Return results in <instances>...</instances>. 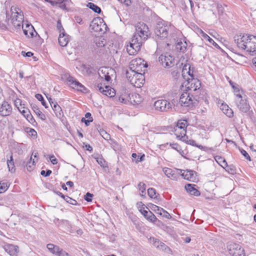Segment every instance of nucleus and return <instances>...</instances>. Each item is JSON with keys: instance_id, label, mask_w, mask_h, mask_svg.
Segmentation results:
<instances>
[{"instance_id": "a211bd4d", "label": "nucleus", "mask_w": 256, "mask_h": 256, "mask_svg": "<svg viewBox=\"0 0 256 256\" xmlns=\"http://www.w3.org/2000/svg\"><path fill=\"white\" fill-rule=\"evenodd\" d=\"M162 171L168 178L172 180H176L180 176V174L176 171L170 168H164Z\"/></svg>"}, {"instance_id": "a18cd8bd", "label": "nucleus", "mask_w": 256, "mask_h": 256, "mask_svg": "<svg viewBox=\"0 0 256 256\" xmlns=\"http://www.w3.org/2000/svg\"><path fill=\"white\" fill-rule=\"evenodd\" d=\"M68 2V0H60L58 3V6L62 10H66V2Z\"/></svg>"}, {"instance_id": "39448f33", "label": "nucleus", "mask_w": 256, "mask_h": 256, "mask_svg": "<svg viewBox=\"0 0 256 256\" xmlns=\"http://www.w3.org/2000/svg\"><path fill=\"white\" fill-rule=\"evenodd\" d=\"M187 126L188 122L186 120H180L174 128L175 135L176 138H179L181 140H185V139L187 138V136H186Z\"/></svg>"}, {"instance_id": "aec40b11", "label": "nucleus", "mask_w": 256, "mask_h": 256, "mask_svg": "<svg viewBox=\"0 0 256 256\" xmlns=\"http://www.w3.org/2000/svg\"><path fill=\"white\" fill-rule=\"evenodd\" d=\"M4 250L10 256L16 255L18 252V247L13 244H8L4 246Z\"/></svg>"}, {"instance_id": "603ef678", "label": "nucleus", "mask_w": 256, "mask_h": 256, "mask_svg": "<svg viewBox=\"0 0 256 256\" xmlns=\"http://www.w3.org/2000/svg\"><path fill=\"white\" fill-rule=\"evenodd\" d=\"M185 140H182V142H185L187 144L193 146H196V141L193 140H188V137L187 136V138L185 139Z\"/></svg>"}, {"instance_id": "20e7f679", "label": "nucleus", "mask_w": 256, "mask_h": 256, "mask_svg": "<svg viewBox=\"0 0 256 256\" xmlns=\"http://www.w3.org/2000/svg\"><path fill=\"white\" fill-rule=\"evenodd\" d=\"M170 28L171 26L168 22L164 20L158 22L154 28L156 36L162 38H167Z\"/></svg>"}, {"instance_id": "9d476101", "label": "nucleus", "mask_w": 256, "mask_h": 256, "mask_svg": "<svg viewBox=\"0 0 256 256\" xmlns=\"http://www.w3.org/2000/svg\"><path fill=\"white\" fill-rule=\"evenodd\" d=\"M154 106L156 110L160 112H166L172 108V104L166 100H156L154 104Z\"/></svg>"}, {"instance_id": "473e14b6", "label": "nucleus", "mask_w": 256, "mask_h": 256, "mask_svg": "<svg viewBox=\"0 0 256 256\" xmlns=\"http://www.w3.org/2000/svg\"><path fill=\"white\" fill-rule=\"evenodd\" d=\"M53 110L54 112L57 117L60 118L62 116V110L60 106L55 102L53 106H52Z\"/></svg>"}, {"instance_id": "9b49d317", "label": "nucleus", "mask_w": 256, "mask_h": 256, "mask_svg": "<svg viewBox=\"0 0 256 256\" xmlns=\"http://www.w3.org/2000/svg\"><path fill=\"white\" fill-rule=\"evenodd\" d=\"M158 61L165 68H170L174 65V58L170 55H160Z\"/></svg>"}, {"instance_id": "8fccbe9b", "label": "nucleus", "mask_w": 256, "mask_h": 256, "mask_svg": "<svg viewBox=\"0 0 256 256\" xmlns=\"http://www.w3.org/2000/svg\"><path fill=\"white\" fill-rule=\"evenodd\" d=\"M64 198H65L64 200L67 202L73 205H76L77 204V202L75 200H74L67 196H66Z\"/></svg>"}, {"instance_id": "f8f14e48", "label": "nucleus", "mask_w": 256, "mask_h": 256, "mask_svg": "<svg viewBox=\"0 0 256 256\" xmlns=\"http://www.w3.org/2000/svg\"><path fill=\"white\" fill-rule=\"evenodd\" d=\"M66 79L67 81L70 83V84L71 85L73 88L84 93L87 92V89L73 77L68 76Z\"/></svg>"}, {"instance_id": "dca6fc26", "label": "nucleus", "mask_w": 256, "mask_h": 256, "mask_svg": "<svg viewBox=\"0 0 256 256\" xmlns=\"http://www.w3.org/2000/svg\"><path fill=\"white\" fill-rule=\"evenodd\" d=\"M180 171V175L184 178L190 180L194 182L196 180L195 175L196 174V172L192 170H186Z\"/></svg>"}, {"instance_id": "de8ad7c7", "label": "nucleus", "mask_w": 256, "mask_h": 256, "mask_svg": "<svg viewBox=\"0 0 256 256\" xmlns=\"http://www.w3.org/2000/svg\"><path fill=\"white\" fill-rule=\"evenodd\" d=\"M20 112L23 114V116L26 118L28 116L30 113V111L28 108H21L20 109L18 107Z\"/></svg>"}, {"instance_id": "ea45409f", "label": "nucleus", "mask_w": 256, "mask_h": 256, "mask_svg": "<svg viewBox=\"0 0 256 256\" xmlns=\"http://www.w3.org/2000/svg\"><path fill=\"white\" fill-rule=\"evenodd\" d=\"M215 160L222 166L224 167L227 165L226 161L222 157L219 156H216Z\"/></svg>"}, {"instance_id": "f257e3e1", "label": "nucleus", "mask_w": 256, "mask_h": 256, "mask_svg": "<svg viewBox=\"0 0 256 256\" xmlns=\"http://www.w3.org/2000/svg\"><path fill=\"white\" fill-rule=\"evenodd\" d=\"M238 46L242 50H246L251 55H254L256 52V36L253 35L246 34L242 36H238L235 39Z\"/></svg>"}, {"instance_id": "412c9836", "label": "nucleus", "mask_w": 256, "mask_h": 256, "mask_svg": "<svg viewBox=\"0 0 256 256\" xmlns=\"http://www.w3.org/2000/svg\"><path fill=\"white\" fill-rule=\"evenodd\" d=\"M237 106L240 110L246 112L250 110V105L246 100L241 99L240 101L236 102Z\"/></svg>"}, {"instance_id": "6ab92c4d", "label": "nucleus", "mask_w": 256, "mask_h": 256, "mask_svg": "<svg viewBox=\"0 0 256 256\" xmlns=\"http://www.w3.org/2000/svg\"><path fill=\"white\" fill-rule=\"evenodd\" d=\"M150 208L158 214L168 219H170L172 218L170 214L168 213L166 210L155 204H152Z\"/></svg>"}, {"instance_id": "5fc2aeb1", "label": "nucleus", "mask_w": 256, "mask_h": 256, "mask_svg": "<svg viewBox=\"0 0 256 256\" xmlns=\"http://www.w3.org/2000/svg\"><path fill=\"white\" fill-rule=\"evenodd\" d=\"M92 196H93L92 194L90 192H87L86 194V196H84V200H86L88 202H90L92 200Z\"/></svg>"}, {"instance_id": "0eeeda50", "label": "nucleus", "mask_w": 256, "mask_h": 256, "mask_svg": "<svg viewBox=\"0 0 256 256\" xmlns=\"http://www.w3.org/2000/svg\"><path fill=\"white\" fill-rule=\"evenodd\" d=\"M179 102L182 106L192 108L196 104V100L190 93L184 92L181 94Z\"/></svg>"}, {"instance_id": "774afa93", "label": "nucleus", "mask_w": 256, "mask_h": 256, "mask_svg": "<svg viewBox=\"0 0 256 256\" xmlns=\"http://www.w3.org/2000/svg\"><path fill=\"white\" fill-rule=\"evenodd\" d=\"M60 0H50L49 2L52 6H56L60 2Z\"/></svg>"}, {"instance_id": "b1692460", "label": "nucleus", "mask_w": 256, "mask_h": 256, "mask_svg": "<svg viewBox=\"0 0 256 256\" xmlns=\"http://www.w3.org/2000/svg\"><path fill=\"white\" fill-rule=\"evenodd\" d=\"M22 28L24 31V33L26 36H28V37L34 36V34L33 31H35V30L32 25L26 24L25 28H24V26L22 25Z\"/></svg>"}, {"instance_id": "1a4fd4ad", "label": "nucleus", "mask_w": 256, "mask_h": 256, "mask_svg": "<svg viewBox=\"0 0 256 256\" xmlns=\"http://www.w3.org/2000/svg\"><path fill=\"white\" fill-rule=\"evenodd\" d=\"M142 42H138V40L132 39L130 42V45L127 46L126 50L130 55H135L140 50Z\"/></svg>"}, {"instance_id": "2f4dec72", "label": "nucleus", "mask_w": 256, "mask_h": 256, "mask_svg": "<svg viewBox=\"0 0 256 256\" xmlns=\"http://www.w3.org/2000/svg\"><path fill=\"white\" fill-rule=\"evenodd\" d=\"M31 106L32 110H34L35 114L39 116V118L41 120H44L46 119L45 115L42 112L40 108L36 104H32Z\"/></svg>"}, {"instance_id": "e2e57ef3", "label": "nucleus", "mask_w": 256, "mask_h": 256, "mask_svg": "<svg viewBox=\"0 0 256 256\" xmlns=\"http://www.w3.org/2000/svg\"><path fill=\"white\" fill-rule=\"evenodd\" d=\"M74 20L77 23H78V24H83L82 20V18L80 16H75L74 17Z\"/></svg>"}, {"instance_id": "4be33fe9", "label": "nucleus", "mask_w": 256, "mask_h": 256, "mask_svg": "<svg viewBox=\"0 0 256 256\" xmlns=\"http://www.w3.org/2000/svg\"><path fill=\"white\" fill-rule=\"evenodd\" d=\"M142 214L148 220L152 222H154L156 220V218L155 215L150 211H147L144 210H140Z\"/></svg>"}, {"instance_id": "ddd939ff", "label": "nucleus", "mask_w": 256, "mask_h": 256, "mask_svg": "<svg viewBox=\"0 0 256 256\" xmlns=\"http://www.w3.org/2000/svg\"><path fill=\"white\" fill-rule=\"evenodd\" d=\"M97 88L100 92L108 97H114L116 95L114 90L108 86H106L104 88L102 84H100L97 86Z\"/></svg>"}, {"instance_id": "a19ab883", "label": "nucleus", "mask_w": 256, "mask_h": 256, "mask_svg": "<svg viewBox=\"0 0 256 256\" xmlns=\"http://www.w3.org/2000/svg\"><path fill=\"white\" fill-rule=\"evenodd\" d=\"M138 187L139 188V190L141 192L140 195L141 196H144L143 194L145 192L146 185L142 182H140L138 184Z\"/></svg>"}, {"instance_id": "423d86ee", "label": "nucleus", "mask_w": 256, "mask_h": 256, "mask_svg": "<svg viewBox=\"0 0 256 256\" xmlns=\"http://www.w3.org/2000/svg\"><path fill=\"white\" fill-rule=\"evenodd\" d=\"M146 67V63H144V60L141 58H136L130 62L128 70L144 73Z\"/></svg>"}, {"instance_id": "338daca9", "label": "nucleus", "mask_w": 256, "mask_h": 256, "mask_svg": "<svg viewBox=\"0 0 256 256\" xmlns=\"http://www.w3.org/2000/svg\"><path fill=\"white\" fill-rule=\"evenodd\" d=\"M170 145L171 146L172 148L175 149V150H177L178 151V148H180V146H178V144L173 143V144H170Z\"/></svg>"}, {"instance_id": "bb28decb", "label": "nucleus", "mask_w": 256, "mask_h": 256, "mask_svg": "<svg viewBox=\"0 0 256 256\" xmlns=\"http://www.w3.org/2000/svg\"><path fill=\"white\" fill-rule=\"evenodd\" d=\"M11 12V20H14V19H18V16L20 14H23L22 11L18 8L14 6H12L10 8Z\"/></svg>"}, {"instance_id": "cd10ccee", "label": "nucleus", "mask_w": 256, "mask_h": 256, "mask_svg": "<svg viewBox=\"0 0 256 256\" xmlns=\"http://www.w3.org/2000/svg\"><path fill=\"white\" fill-rule=\"evenodd\" d=\"M18 17V19H14V20L12 21V23L14 27L18 29H20V26L23 25L24 15L20 14Z\"/></svg>"}, {"instance_id": "37998d69", "label": "nucleus", "mask_w": 256, "mask_h": 256, "mask_svg": "<svg viewBox=\"0 0 256 256\" xmlns=\"http://www.w3.org/2000/svg\"><path fill=\"white\" fill-rule=\"evenodd\" d=\"M148 194L151 198H156V190L153 188H149L148 190Z\"/></svg>"}, {"instance_id": "2eb2a0df", "label": "nucleus", "mask_w": 256, "mask_h": 256, "mask_svg": "<svg viewBox=\"0 0 256 256\" xmlns=\"http://www.w3.org/2000/svg\"><path fill=\"white\" fill-rule=\"evenodd\" d=\"M12 112L11 106L6 102H4L0 106V114L2 116H10Z\"/></svg>"}, {"instance_id": "f03ea898", "label": "nucleus", "mask_w": 256, "mask_h": 256, "mask_svg": "<svg viewBox=\"0 0 256 256\" xmlns=\"http://www.w3.org/2000/svg\"><path fill=\"white\" fill-rule=\"evenodd\" d=\"M143 72L127 70L126 77L132 85L136 88L142 87L145 80Z\"/></svg>"}, {"instance_id": "4d7b16f0", "label": "nucleus", "mask_w": 256, "mask_h": 256, "mask_svg": "<svg viewBox=\"0 0 256 256\" xmlns=\"http://www.w3.org/2000/svg\"><path fill=\"white\" fill-rule=\"evenodd\" d=\"M241 154L245 157V158L248 160L249 161L251 160V158L248 152L244 150H240Z\"/></svg>"}, {"instance_id": "c9c22d12", "label": "nucleus", "mask_w": 256, "mask_h": 256, "mask_svg": "<svg viewBox=\"0 0 256 256\" xmlns=\"http://www.w3.org/2000/svg\"><path fill=\"white\" fill-rule=\"evenodd\" d=\"M190 65L189 64H184L182 68V75L184 80H186L187 74L190 71Z\"/></svg>"}, {"instance_id": "c85d7f7f", "label": "nucleus", "mask_w": 256, "mask_h": 256, "mask_svg": "<svg viewBox=\"0 0 256 256\" xmlns=\"http://www.w3.org/2000/svg\"><path fill=\"white\" fill-rule=\"evenodd\" d=\"M128 99L132 104H137L141 101L140 95L136 93L128 95Z\"/></svg>"}, {"instance_id": "052dcab7", "label": "nucleus", "mask_w": 256, "mask_h": 256, "mask_svg": "<svg viewBox=\"0 0 256 256\" xmlns=\"http://www.w3.org/2000/svg\"><path fill=\"white\" fill-rule=\"evenodd\" d=\"M50 160L53 164H56L58 163L57 159L53 155L50 156Z\"/></svg>"}, {"instance_id": "79ce46f5", "label": "nucleus", "mask_w": 256, "mask_h": 256, "mask_svg": "<svg viewBox=\"0 0 256 256\" xmlns=\"http://www.w3.org/2000/svg\"><path fill=\"white\" fill-rule=\"evenodd\" d=\"M32 156L30 158V160L26 164V168L28 170L31 171L33 169V167L34 166L35 161L34 160H32Z\"/></svg>"}, {"instance_id": "e433bc0d", "label": "nucleus", "mask_w": 256, "mask_h": 256, "mask_svg": "<svg viewBox=\"0 0 256 256\" xmlns=\"http://www.w3.org/2000/svg\"><path fill=\"white\" fill-rule=\"evenodd\" d=\"M46 248L48 250L53 254H56L58 251L59 250L60 247L58 246L54 245L52 244H47Z\"/></svg>"}, {"instance_id": "f3484780", "label": "nucleus", "mask_w": 256, "mask_h": 256, "mask_svg": "<svg viewBox=\"0 0 256 256\" xmlns=\"http://www.w3.org/2000/svg\"><path fill=\"white\" fill-rule=\"evenodd\" d=\"M102 74L99 73L100 76L102 78H104L106 82H109L111 80V76L114 74L112 72H114V70L108 68H103L100 70Z\"/></svg>"}, {"instance_id": "f704fd0d", "label": "nucleus", "mask_w": 256, "mask_h": 256, "mask_svg": "<svg viewBox=\"0 0 256 256\" xmlns=\"http://www.w3.org/2000/svg\"><path fill=\"white\" fill-rule=\"evenodd\" d=\"M97 130L100 134V136L106 140H108L110 139V135L106 132L100 126L97 127Z\"/></svg>"}, {"instance_id": "a878e982", "label": "nucleus", "mask_w": 256, "mask_h": 256, "mask_svg": "<svg viewBox=\"0 0 256 256\" xmlns=\"http://www.w3.org/2000/svg\"><path fill=\"white\" fill-rule=\"evenodd\" d=\"M69 41L68 36L64 34V32H62L60 34L58 38V42L60 46H65L68 44Z\"/></svg>"}, {"instance_id": "c756f323", "label": "nucleus", "mask_w": 256, "mask_h": 256, "mask_svg": "<svg viewBox=\"0 0 256 256\" xmlns=\"http://www.w3.org/2000/svg\"><path fill=\"white\" fill-rule=\"evenodd\" d=\"M220 109L229 118H232L234 116V112L232 108H230L226 104H222L220 106Z\"/></svg>"}, {"instance_id": "bf43d9fd", "label": "nucleus", "mask_w": 256, "mask_h": 256, "mask_svg": "<svg viewBox=\"0 0 256 256\" xmlns=\"http://www.w3.org/2000/svg\"><path fill=\"white\" fill-rule=\"evenodd\" d=\"M118 1L124 4L126 6H129L132 4V0H118Z\"/></svg>"}, {"instance_id": "680f3d73", "label": "nucleus", "mask_w": 256, "mask_h": 256, "mask_svg": "<svg viewBox=\"0 0 256 256\" xmlns=\"http://www.w3.org/2000/svg\"><path fill=\"white\" fill-rule=\"evenodd\" d=\"M22 54L24 56L30 57V56H32L33 54L32 52H25L22 51Z\"/></svg>"}, {"instance_id": "09e8293b", "label": "nucleus", "mask_w": 256, "mask_h": 256, "mask_svg": "<svg viewBox=\"0 0 256 256\" xmlns=\"http://www.w3.org/2000/svg\"><path fill=\"white\" fill-rule=\"evenodd\" d=\"M56 255L57 256H71L66 251L64 250L62 248H60Z\"/></svg>"}, {"instance_id": "7c9ffc66", "label": "nucleus", "mask_w": 256, "mask_h": 256, "mask_svg": "<svg viewBox=\"0 0 256 256\" xmlns=\"http://www.w3.org/2000/svg\"><path fill=\"white\" fill-rule=\"evenodd\" d=\"M188 44L186 41H180L176 44V50L180 52L184 53L186 49Z\"/></svg>"}, {"instance_id": "13d9d810", "label": "nucleus", "mask_w": 256, "mask_h": 256, "mask_svg": "<svg viewBox=\"0 0 256 256\" xmlns=\"http://www.w3.org/2000/svg\"><path fill=\"white\" fill-rule=\"evenodd\" d=\"M52 174V171L50 170H48L46 172L44 170H42L40 172V174L42 176H48Z\"/></svg>"}, {"instance_id": "3c124183", "label": "nucleus", "mask_w": 256, "mask_h": 256, "mask_svg": "<svg viewBox=\"0 0 256 256\" xmlns=\"http://www.w3.org/2000/svg\"><path fill=\"white\" fill-rule=\"evenodd\" d=\"M7 184L0 182V194L4 192L8 189Z\"/></svg>"}, {"instance_id": "6e6552de", "label": "nucleus", "mask_w": 256, "mask_h": 256, "mask_svg": "<svg viewBox=\"0 0 256 256\" xmlns=\"http://www.w3.org/2000/svg\"><path fill=\"white\" fill-rule=\"evenodd\" d=\"M227 248L230 254L232 256H245L244 250L239 244L230 243Z\"/></svg>"}, {"instance_id": "72a5a7b5", "label": "nucleus", "mask_w": 256, "mask_h": 256, "mask_svg": "<svg viewBox=\"0 0 256 256\" xmlns=\"http://www.w3.org/2000/svg\"><path fill=\"white\" fill-rule=\"evenodd\" d=\"M115 98L116 100L124 104H126L128 102V95L126 94H122L120 96H116Z\"/></svg>"}, {"instance_id": "393cba45", "label": "nucleus", "mask_w": 256, "mask_h": 256, "mask_svg": "<svg viewBox=\"0 0 256 256\" xmlns=\"http://www.w3.org/2000/svg\"><path fill=\"white\" fill-rule=\"evenodd\" d=\"M199 34L203 40H204L206 41H208L210 44H212L213 46H215L216 48L218 47V44L212 38H210L207 34L204 33L202 30H199Z\"/></svg>"}, {"instance_id": "58836bf2", "label": "nucleus", "mask_w": 256, "mask_h": 256, "mask_svg": "<svg viewBox=\"0 0 256 256\" xmlns=\"http://www.w3.org/2000/svg\"><path fill=\"white\" fill-rule=\"evenodd\" d=\"M7 164L9 171L11 172H14L15 168L12 154L10 156V160H8Z\"/></svg>"}, {"instance_id": "7ed1b4c3", "label": "nucleus", "mask_w": 256, "mask_h": 256, "mask_svg": "<svg viewBox=\"0 0 256 256\" xmlns=\"http://www.w3.org/2000/svg\"><path fill=\"white\" fill-rule=\"evenodd\" d=\"M136 33L133 36L132 38L138 40V42H142L146 40L150 36L149 28L144 23L140 22L136 26Z\"/></svg>"}, {"instance_id": "69168bd1", "label": "nucleus", "mask_w": 256, "mask_h": 256, "mask_svg": "<svg viewBox=\"0 0 256 256\" xmlns=\"http://www.w3.org/2000/svg\"><path fill=\"white\" fill-rule=\"evenodd\" d=\"M26 118L30 122H35L34 120V118L30 113Z\"/></svg>"}, {"instance_id": "c03bdc74", "label": "nucleus", "mask_w": 256, "mask_h": 256, "mask_svg": "<svg viewBox=\"0 0 256 256\" xmlns=\"http://www.w3.org/2000/svg\"><path fill=\"white\" fill-rule=\"evenodd\" d=\"M36 98L42 102V106H44L46 108H48V106H46V102L44 101L43 96L40 94H36Z\"/></svg>"}, {"instance_id": "864d4df0", "label": "nucleus", "mask_w": 256, "mask_h": 256, "mask_svg": "<svg viewBox=\"0 0 256 256\" xmlns=\"http://www.w3.org/2000/svg\"><path fill=\"white\" fill-rule=\"evenodd\" d=\"M162 244V242L160 241L159 240L156 239V238H152V244L153 245L156 247V248H158V249L159 247H160V246L161 244Z\"/></svg>"}, {"instance_id": "6e6d98bb", "label": "nucleus", "mask_w": 256, "mask_h": 256, "mask_svg": "<svg viewBox=\"0 0 256 256\" xmlns=\"http://www.w3.org/2000/svg\"><path fill=\"white\" fill-rule=\"evenodd\" d=\"M57 28L59 30L60 33L61 34L62 32H64V29L62 28L61 22L60 20H58L57 22Z\"/></svg>"}, {"instance_id": "49530a36", "label": "nucleus", "mask_w": 256, "mask_h": 256, "mask_svg": "<svg viewBox=\"0 0 256 256\" xmlns=\"http://www.w3.org/2000/svg\"><path fill=\"white\" fill-rule=\"evenodd\" d=\"M160 250L164 251L165 252H168L170 251V249L164 242H162L160 246L158 248Z\"/></svg>"}, {"instance_id": "5701e85b", "label": "nucleus", "mask_w": 256, "mask_h": 256, "mask_svg": "<svg viewBox=\"0 0 256 256\" xmlns=\"http://www.w3.org/2000/svg\"><path fill=\"white\" fill-rule=\"evenodd\" d=\"M192 184H187L185 186V189L191 195L198 196L200 194V192Z\"/></svg>"}, {"instance_id": "4c0bfd02", "label": "nucleus", "mask_w": 256, "mask_h": 256, "mask_svg": "<svg viewBox=\"0 0 256 256\" xmlns=\"http://www.w3.org/2000/svg\"><path fill=\"white\" fill-rule=\"evenodd\" d=\"M87 6L96 13L100 14L101 12L100 8L92 2H88L87 4Z\"/></svg>"}, {"instance_id": "0e129e2a", "label": "nucleus", "mask_w": 256, "mask_h": 256, "mask_svg": "<svg viewBox=\"0 0 256 256\" xmlns=\"http://www.w3.org/2000/svg\"><path fill=\"white\" fill-rule=\"evenodd\" d=\"M96 161L101 166H104L105 161L104 159L98 158Z\"/></svg>"}, {"instance_id": "4468645a", "label": "nucleus", "mask_w": 256, "mask_h": 256, "mask_svg": "<svg viewBox=\"0 0 256 256\" xmlns=\"http://www.w3.org/2000/svg\"><path fill=\"white\" fill-rule=\"evenodd\" d=\"M186 84H185L186 87L190 90L195 91L199 89L200 86V82L194 78H186Z\"/></svg>"}]
</instances>
